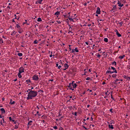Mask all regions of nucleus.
Listing matches in <instances>:
<instances>
[{"label": "nucleus", "instance_id": "f257e3e1", "mask_svg": "<svg viewBox=\"0 0 130 130\" xmlns=\"http://www.w3.org/2000/svg\"><path fill=\"white\" fill-rule=\"evenodd\" d=\"M37 92L36 91L30 90L28 93V96L27 98V100L32 99L33 98L35 97L37 95Z\"/></svg>", "mask_w": 130, "mask_h": 130}, {"label": "nucleus", "instance_id": "f03ea898", "mask_svg": "<svg viewBox=\"0 0 130 130\" xmlns=\"http://www.w3.org/2000/svg\"><path fill=\"white\" fill-rule=\"evenodd\" d=\"M24 69L23 67H20L19 70V73H21L22 72H24Z\"/></svg>", "mask_w": 130, "mask_h": 130}, {"label": "nucleus", "instance_id": "7ed1b4c3", "mask_svg": "<svg viewBox=\"0 0 130 130\" xmlns=\"http://www.w3.org/2000/svg\"><path fill=\"white\" fill-rule=\"evenodd\" d=\"M33 79L35 80H37L39 78L37 75H35L34 76L32 77Z\"/></svg>", "mask_w": 130, "mask_h": 130}, {"label": "nucleus", "instance_id": "20e7f679", "mask_svg": "<svg viewBox=\"0 0 130 130\" xmlns=\"http://www.w3.org/2000/svg\"><path fill=\"white\" fill-rule=\"evenodd\" d=\"M96 13L98 14H99L100 13V10L99 7H98L97 8V10L96 11Z\"/></svg>", "mask_w": 130, "mask_h": 130}, {"label": "nucleus", "instance_id": "39448f33", "mask_svg": "<svg viewBox=\"0 0 130 130\" xmlns=\"http://www.w3.org/2000/svg\"><path fill=\"white\" fill-rule=\"evenodd\" d=\"M117 4L118 5V6L119 7H122L123 6V4H122L119 1H118V2Z\"/></svg>", "mask_w": 130, "mask_h": 130}, {"label": "nucleus", "instance_id": "423d86ee", "mask_svg": "<svg viewBox=\"0 0 130 130\" xmlns=\"http://www.w3.org/2000/svg\"><path fill=\"white\" fill-rule=\"evenodd\" d=\"M74 82V81H73L72 83H70L69 84V85H68V86L69 87V88H72V86L73 85V83Z\"/></svg>", "mask_w": 130, "mask_h": 130}, {"label": "nucleus", "instance_id": "0eeeda50", "mask_svg": "<svg viewBox=\"0 0 130 130\" xmlns=\"http://www.w3.org/2000/svg\"><path fill=\"white\" fill-rule=\"evenodd\" d=\"M0 110L2 113H5V111L4 108H1Z\"/></svg>", "mask_w": 130, "mask_h": 130}, {"label": "nucleus", "instance_id": "6e6552de", "mask_svg": "<svg viewBox=\"0 0 130 130\" xmlns=\"http://www.w3.org/2000/svg\"><path fill=\"white\" fill-rule=\"evenodd\" d=\"M32 122V121L30 120L29 121L27 125L28 128H29V126L32 125V124L31 123Z\"/></svg>", "mask_w": 130, "mask_h": 130}, {"label": "nucleus", "instance_id": "1a4fd4ad", "mask_svg": "<svg viewBox=\"0 0 130 130\" xmlns=\"http://www.w3.org/2000/svg\"><path fill=\"white\" fill-rule=\"evenodd\" d=\"M108 126H109V128H111V129H113V125L111 124L110 125V124H109L108 125Z\"/></svg>", "mask_w": 130, "mask_h": 130}, {"label": "nucleus", "instance_id": "9d476101", "mask_svg": "<svg viewBox=\"0 0 130 130\" xmlns=\"http://www.w3.org/2000/svg\"><path fill=\"white\" fill-rule=\"evenodd\" d=\"M116 35H117V36L118 37H121V34H120L119 32H118V31H117V32H116Z\"/></svg>", "mask_w": 130, "mask_h": 130}, {"label": "nucleus", "instance_id": "9b49d317", "mask_svg": "<svg viewBox=\"0 0 130 130\" xmlns=\"http://www.w3.org/2000/svg\"><path fill=\"white\" fill-rule=\"evenodd\" d=\"M64 67L66 68V69H67L69 67V65L66 63H65L64 65Z\"/></svg>", "mask_w": 130, "mask_h": 130}, {"label": "nucleus", "instance_id": "f8f14e48", "mask_svg": "<svg viewBox=\"0 0 130 130\" xmlns=\"http://www.w3.org/2000/svg\"><path fill=\"white\" fill-rule=\"evenodd\" d=\"M125 57V55H124L123 56H120L119 57V58L121 59H122L123 58H124V57Z\"/></svg>", "mask_w": 130, "mask_h": 130}, {"label": "nucleus", "instance_id": "ddd939ff", "mask_svg": "<svg viewBox=\"0 0 130 130\" xmlns=\"http://www.w3.org/2000/svg\"><path fill=\"white\" fill-rule=\"evenodd\" d=\"M60 14V12L58 11H57L55 13V15H58Z\"/></svg>", "mask_w": 130, "mask_h": 130}, {"label": "nucleus", "instance_id": "4468645a", "mask_svg": "<svg viewBox=\"0 0 130 130\" xmlns=\"http://www.w3.org/2000/svg\"><path fill=\"white\" fill-rule=\"evenodd\" d=\"M73 85H72L73 87V88H75V87L77 86V84L75 83L73 84Z\"/></svg>", "mask_w": 130, "mask_h": 130}, {"label": "nucleus", "instance_id": "2eb2a0df", "mask_svg": "<svg viewBox=\"0 0 130 130\" xmlns=\"http://www.w3.org/2000/svg\"><path fill=\"white\" fill-rule=\"evenodd\" d=\"M21 73L19 72L18 73V76L19 78H21L22 77V76L21 74Z\"/></svg>", "mask_w": 130, "mask_h": 130}, {"label": "nucleus", "instance_id": "dca6fc26", "mask_svg": "<svg viewBox=\"0 0 130 130\" xmlns=\"http://www.w3.org/2000/svg\"><path fill=\"white\" fill-rule=\"evenodd\" d=\"M104 41L106 42H108V39L107 38H105L104 39Z\"/></svg>", "mask_w": 130, "mask_h": 130}, {"label": "nucleus", "instance_id": "f3484780", "mask_svg": "<svg viewBox=\"0 0 130 130\" xmlns=\"http://www.w3.org/2000/svg\"><path fill=\"white\" fill-rule=\"evenodd\" d=\"M43 0H37V2H38L40 4H41V2Z\"/></svg>", "mask_w": 130, "mask_h": 130}, {"label": "nucleus", "instance_id": "a211bd4d", "mask_svg": "<svg viewBox=\"0 0 130 130\" xmlns=\"http://www.w3.org/2000/svg\"><path fill=\"white\" fill-rule=\"evenodd\" d=\"M19 56L21 57L22 56V54L21 53H18L17 54Z\"/></svg>", "mask_w": 130, "mask_h": 130}, {"label": "nucleus", "instance_id": "6ab92c4d", "mask_svg": "<svg viewBox=\"0 0 130 130\" xmlns=\"http://www.w3.org/2000/svg\"><path fill=\"white\" fill-rule=\"evenodd\" d=\"M113 73V72H112L110 70H108L106 72V74H107V73Z\"/></svg>", "mask_w": 130, "mask_h": 130}, {"label": "nucleus", "instance_id": "aec40b11", "mask_svg": "<svg viewBox=\"0 0 130 130\" xmlns=\"http://www.w3.org/2000/svg\"><path fill=\"white\" fill-rule=\"evenodd\" d=\"M16 27L17 28L19 29H21L20 27V26L18 24H17L16 26Z\"/></svg>", "mask_w": 130, "mask_h": 130}, {"label": "nucleus", "instance_id": "412c9836", "mask_svg": "<svg viewBox=\"0 0 130 130\" xmlns=\"http://www.w3.org/2000/svg\"><path fill=\"white\" fill-rule=\"evenodd\" d=\"M12 34H11V35L13 36V34H14V35L16 33V32L15 31H13L12 32Z\"/></svg>", "mask_w": 130, "mask_h": 130}, {"label": "nucleus", "instance_id": "4be33fe9", "mask_svg": "<svg viewBox=\"0 0 130 130\" xmlns=\"http://www.w3.org/2000/svg\"><path fill=\"white\" fill-rule=\"evenodd\" d=\"M37 21L38 22H40L42 21V20L41 18H39L38 19Z\"/></svg>", "mask_w": 130, "mask_h": 130}, {"label": "nucleus", "instance_id": "5701e85b", "mask_svg": "<svg viewBox=\"0 0 130 130\" xmlns=\"http://www.w3.org/2000/svg\"><path fill=\"white\" fill-rule=\"evenodd\" d=\"M12 100H11L10 101V103L11 104H15V101H13L12 102H11Z\"/></svg>", "mask_w": 130, "mask_h": 130}, {"label": "nucleus", "instance_id": "b1692460", "mask_svg": "<svg viewBox=\"0 0 130 130\" xmlns=\"http://www.w3.org/2000/svg\"><path fill=\"white\" fill-rule=\"evenodd\" d=\"M74 50L77 52H79V51L78 50L77 47L75 48Z\"/></svg>", "mask_w": 130, "mask_h": 130}, {"label": "nucleus", "instance_id": "393cba45", "mask_svg": "<svg viewBox=\"0 0 130 130\" xmlns=\"http://www.w3.org/2000/svg\"><path fill=\"white\" fill-rule=\"evenodd\" d=\"M19 30H18V32L20 34L22 32V30L21 29H19Z\"/></svg>", "mask_w": 130, "mask_h": 130}, {"label": "nucleus", "instance_id": "a878e982", "mask_svg": "<svg viewBox=\"0 0 130 130\" xmlns=\"http://www.w3.org/2000/svg\"><path fill=\"white\" fill-rule=\"evenodd\" d=\"M68 19H69L70 20L73 21V18H72L69 17Z\"/></svg>", "mask_w": 130, "mask_h": 130}, {"label": "nucleus", "instance_id": "bb28decb", "mask_svg": "<svg viewBox=\"0 0 130 130\" xmlns=\"http://www.w3.org/2000/svg\"><path fill=\"white\" fill-rule=\"evenodd\" d=\"M116 76L117 75L116 74H114L112 75V77H116Z\"/></svg>", "mask_w": 130, "mask_h": 130}, {"label": "nucleus", "instance_id": "cd10ccee", "mask_svg": "<svg viewBox=\"0 0 130 130\" xmlns=\"http://www.w3.org/2000/svg\"><path fill=\"white\" fill-rule=\"evenodd\" d=\"M112 64H115L116 65V61H114L112 63Z\"/></svg>", "mask_w": 130, "mask_h": 130}, {"label": "nucleus", "instance_id": "c85d7f7f", "mask_svg": "<svg viewBox=\"0 0 130 130\" xmlns=\"http://www.w3.org/2000/svg\"><path fill=\"white\" fill-rule=\"evenodd\" d=\"M37 42H38V41L37 40H35L34 41V44H37Z\"/></svg>", "mask_w": 130, "mask_h": 130}, {"label": "nucleus", "instance_id": "c756f323", "mask_svg": "<svg viewBox=\"0 0 130 130\" xmlns=\"http://www.w3.org/2000/svg\"><path fill=\"white\" fill-rule=\"evenodd\" d=\"M111 72H112L113 73H117V71L116 70H115L113 71H111Z\"/></svg>", "mask_w": 130, "mask_h": 130}, {"label": "nucleus", "instance_id": "7c9ffc66", "mask_svg": "<svg viewBox=\"0 0 130 130\" xmlns=\"http://www.w3.org/2000/svg\"><path fill=\"white\" fill-rule=\"evenodd\" d=\"M3 41L2 38H0V43H3Z\"/></svg>", "mask_w": 130, "mask_h": 130}, {"label": "nucleus", "instance_id": "2f4dec72", "mask_svg": "<svg viewBox=\"0 0 130 130\" xmlns=\"http://www.w3.org/2000/svg\"><path fill=\"white\" fill-rule=\"evenodd\" d=\"M26 82H27V83L28 84L29 82H30V80H26Z\"/></svg>", "mask_w": 130, "mask_h": 130}, {"label": "nucleus", "instance_id": "473e14b6", "mask_svg": "<svg viewBox=\"0 0 130 130\" xmlns=\"http://www.w3.org/2000/svg\"><path fill=\"white\" fill-rule=\"evenodd\" d=\"M90 79V77H87L86 79L87 80H89Z\"/></svg>", "mask_w": 130, "mask_h": 130}, {"label": "nucleus", "instance_id": "72a5a7b5", "mask_svg": "<svg viewBox=\"0 0 130 130\" xmlns=\"http://www.w3.org/2000/svg\"><path fill=\"white\" fill-rule=\"evenodd\" d=\"M111 69H112V70H113V71H114L115 70H116L115 69V68H114L113 67H111Z\"/></svg>", "mask_w": 130, "mask_h": 130}, {"label": "nucleus", "instance_id": "f704fd0d", "mask_svg": "<svg viewBox=\"0 0 130 130\" xmlns=\"http://www.w3.org/2000/svg\"><path fill=\"white\" fill-rule=\"evenodd\" d=\"M53 128L54 129H57V126H56L53 127Z\"/></svg>", "mask_w": 130, "mask_h": 130}, {"label": "nucleus", "instance_id": "c9c22d12", "mask_svg": "<svg viewBox=\"0 0 130 130\" xmlns=\"http://www.w3.org/2000/svg\"><path fill=\"white\" fill-rule=\"evenodd\" d=\"M113 83L115 85H117L118 84V82H117L115 81Z\"/></svg>", "mask_w": 130, "mask_h": 130}, {"label": "nucleus", "instance_id": "e433bc0d", "mask_svg": "<svg viewBox=\"0 0 130 130\" xmlns=\"http://www.w3.org/2000/svg\"><path fill=\"white\" fill-rule=\"evenodd\" d=\"M9 119L10 121H12V120L11 117H9Z\"/></svg>", "mask_w": 130, "mask_h": 130}, {"label": "nucleus", "instance_id": "4c0bfd02", "mask_svg": "<svg viewBox=\"0 0 130 130\" xmlns=\"http://www.w3.org/2000/svg\"><path fill=\"white\" fill-rule=\"evenodd\" d=\"M18 127L17 126V124L15 126V128L17 129L18 128Z\"/></svg>", "mask_w": 130, "mask_h": 130}, {"label": "nucleus", "instance_id": "58836bf2", "mask_svg": "<svg viewBox=\"0 0 130 130\" xmlns=\"http://www.w3.org/2000/svg\"><path fill=\"white\" fill-rule=\"evenodd\" d=\"M62 129H63L62 128V127H59V130H62Z\"/></svg>", "mask_w": 130, "mask_h": 130}, {"label": "nucleus", "instance_id": "ea45409f", "mask_svg": "<svg viewBox=\"0 0 130 130\" xmlns=\"http://www.w3.org/2000/svg\"><path fill=\"white\" fill-rule=\"evenodd\" d=\"M82 126L86 130H87L88 129L87 128H86L83 125Z\"/></svg>", "mask_w": 130, "mask_h": 130}, {"label": "nucleus", "instance_id": "a19ab883", "mask_svg": "<svg viewBox=\"0 0 130 130\" xmlns=\"http://www.w3.org/2000/svg\"><path fill=\"white\" fill-rule=\"evenodd\" d=\"M119 79H116L115 80V81L117 82L118 81H119Z\"/></svg>", "mask_w": 130, "mask_h": 130}, {"label": "nucleus", "instance_id": "79ce46f5", "mask_svg": "<svg viewBox=\"0 0 130 130\" xmlns=\"http://www.w3.org/2000/svg\"><path fill=\"white\" fill-rule=\"evenodd\" d=\"M96 56L98 57H100L101 56V55L100 54H98V55H97Z\"/></svg>", "mask_w": 130, "mask_h": 130}, {"label": "nucleus", "instance_id": "37998d69", "mask_svg": "<svg viewBox=\"0 0 130 130\" xmlns=\"http://www.w3.org/2000/svg\"><path fill=\"white\" fill-rule=\"evenodd\" d=\"M61 66H59L58 67V68L59 69H60V68H61Z\"/></svg>", "mask_w": 130, "mask_h": 130}, {"label": "nucleus", "instance_id": "c03bdc74", "mask_svg": "<svg viewBox=\"0 0 130 130\" xmlns=\"http://www.w3.org/2000/svg\"><path fill=\"white\" fill-rule=\"evenodd\" d=\"M77 113L76 112H75L74 113L75 115V116H77Z\"/></svg>", "mask_w": 130, "mask_h": 130}, {"label": "nucleus", "instance_id": "a18cd8bd", "mask_svg": "<svg viewBox=\"0 0 130 130\" xmlns=\"http://www.w3.org/2000/svg\"><path fill=\"white\" fill-rule=\"evenodd\" d=\"M63 116H62L59 119V120H60L61 119L63 118Z\"/></svg>", "mask_w": 130, "mask_h": 130}, {"label": "nucleus", "instance_id": "49530a36", "mask_svg": "<svg viewBox=\"0 0 130 130\" xmlns=\"http://www.w3.org/2000/svg\"><path fill=\"white\" fill-rule=\"evenodd\" d=\"M1 124L3 125V126H4V125L2 123V121H1Z\"/></svg>", "mask_w": 130, "mask_h": 130}, {"label": "nucleus", "instance_id": "de8ad7c7", "mask_svg": "<svg viewBox=\"0 0 130 130\" xmlns=\"http://www.w3.org/2000/svg\"><path fill=\"white\" fill-rule=\"evenodd\" d=\"M112 109L111 108V109H110V111L111 112H112Z\"/></svg>", "mask_w": 130, "mask_h": 130}, {"label": "nucleus", "instance_id": "09e8293b", "mask_svg": "<svg viewBox=\"0 0 130 130\" xmlns=\"http://www.w3.org/2000/svg\"><path fill=\"white\" fill-rule=\"evenodd\" d=\"M91 25V24H89L88 25V26H90Z\"/></svg>", "mask_w": 130, "mask_h": 130}, {"label": "nucleus", "instance_id": "8fccbe9b", "mask_svg": "<svg viewBox=\"0 0 130 130\" xmlns=\"http://www.w3.org/2000/svg\"><path fill=\"white\" fill-rule=\"evenodd\" d=\"M15 19H17V20H18L19 19V17H18V18H17L16 17H15Z\"/></svg>", "mask_w": 130, "mask_h": 130}, {"label": "nucleus", "instance_id": "3c124183", "mask_svg": "<svg viewBox=\"0 0 130 130\" xmlns=\"http://www.w3.org/2000/svg\"><path fill=\"white\" fill-rule=\"evenodd\" d=\"M57 22L58 23V24H60L61 23V22L60 21H57Z\"/></svg>", "mask_w": 130, "mask_h": 130}, {"label": "nucleus", "instance_id": "603ef678", "mask_svg": "<svg viewBox=\"0 0 130 130\" xmlns=\"http://www.w3.org/2000/svg\"><path fill=\"white\" fill-rule=\"evenodd\" d=\"M74 50H73H73H72V53H73L74 52Z\"/></svg>", "mask_w": 130, "mask_h": 130}, {"label": "nucleus", "instance_id": "864d4df0", "mask_svg": "<svg viewBox=\"0 0 130 130\" xmlns=\"http://www.w3.org/2000/svg\"><path fill=\"white\" fill-rule=\"evenodd\" d=\"M111 98H112V99H113V100H114V99L112 97V94H111Z\"/></svg>", "mask_w": 130, "mask_h": 130}, {"label": "nucleus", "instance_id": "5fc2aeb1", "mask_svg": "<svg viewBox=\"0 0 130 130\" xmlns=\"http://www.w3.org/2000/svg\"><path fill=\"white\" fill-rule=\"evenodd\" d=\"M53 56V55H52V54H51L50 55V57H52Z\"/></svg>", "mask_w": 130, "mask_h": 130}, {"label": "nucleus", "instance_id": "6e6d98bb", "mask_svg": "<svg viewBox=\"0 0 130 130\" xmlns=\"http://www.w3.org/2000/svg\"><path fill=\"white\" fill-rule=\"evenodd\" d=\"M70 89H71L72 90H74V89H72V88H70Z\"/></svg>", "mask_w": 130, "mask_h": 130}, {"label": "nucleus", "instance_id": "4d7b16f0", "mask_svg": "<svg viewBox=\"0 0 130 130\" xmlns=\"http://www.w3.org/2000/svg\"><path fill=\"white\" fill-rule=\"evenodd\" d=\"M53 81V79H52V80L50 79V80H49V81Z\"/></svg>", "mask_w": 130, "mask_h": 130}, {"label": "nucleus", "instance_id": "13d9d810", "mask_svg": "<svg viewBox=\"0 0 130 130\" xmlns=\"http://www.w3.org/2000/svg\"><path fill=\"white\" fill-rule=\"evenodd\" d=\"M2 119L3 120V123L5 122V121H4V118H3Z\"/></svg>", "mask_w": 130, "mask_h": 130}, {"label": "nucleus", "instance_id": "bf43d9fd", "mask_svg": "<svg viewBox=\"0 0 130 130\" xmlns=\"http://www.w3.org/2000/svg\"><path fill=\"white\" fill-rule=\"evenodd\" d=\"M7 8H9V9H10V7L9 6H7Z\"/></svg>", "mask_w": 130, "mask_h": 130}, {"label": "nucleus", "instance_id": "052dcab7", "mask_svg": "<svg viewBox=\"0 0 130 130\" xmlns=\"http://www.w3.org/2000/svg\"><path fill=\"white\" fill-rule=\"evenodd\" d=\"M105 84V82H103V83H102L104 85V84Z\"/></svg>", "mask_w": 130, "mask_h": 130}, {"label": "nucleus", "instance_id": "680f3d73", "mask_svg": "<svg viewBox=\"0 0 130 130\" xmlns=\"http://www.w3.org/2000/svg\"><path fill=\"white\" fill-rule=\"evenodd\" d=\"M12 22H15V21H14V19L12 20Z\"/></svg>", "mask_w": 130, "mask_h": 130}, {"label": "nucleus", "instance_id": "e2e57ef3", "mask_svg": "<svg viewBox=\"0 0 130 130\" xmlns=\"http://www.w3.org/2000/svg\"><path fill=\"white\" fill-rule=\"evenodd\" d=\"M38 3H38V2H37V1L36 2V4H38Z\"/></svg>", "mask_w": 130, "mask_h": 130}, {"label": "nucleus", "instance_id": "0e129e2a", "mask_svg": "<svg viewBox=\"0 0 130 130\" xmlns=\"http://www.w3.org/2000/svg\"><path fill=\"white\" fill-rule=\"evenodd\" d=\"M85 43H86V44H87V45H88V43L87 42H85Z\"/></svg>", "mask_w": 130, "mask_h": 130}, {"label": "nucleus", "instance_id": "69168bd1", "mask_svg": "<svg viewBox=\"0 0 130 130\" xmlns=\"http://www.w3.org/2000/svg\"><path fill=\"white\" fill-rule=\"evenodd\" d=\"M90 106V105H87V107L88 108H89V107Z\"/></svg>", "mask_w": 130, "mask_h": 130}, {"label": "nucleus", "instance_id": "338daca9", "mask_svg": "<svg viewBox=\"0 0 130 130\" xmlns=\"http://www.w3.org/2000/svg\"><path fill=\"white\" fill-rule=\"evenodd\" d=\"M125 78H126V79H127V78H128V77H127V76H125Z\"/></svg>", "mask_w": 130, "mask_h": 130}, {"label": "nucleus", "instance_id": "774afa93", "mask_svg": "<svg viewBox=\"0 0 130 130\" xmlns=\"http://www.w3.org/2000/svg\"><path fill=\"white\" fill-rule=\"evenodd\" d=\"M61 115L60 113H59V115H58V117H60V116Z\"/></svg>", "mask_w": 130, "mask_h": 130}]
</instances>
